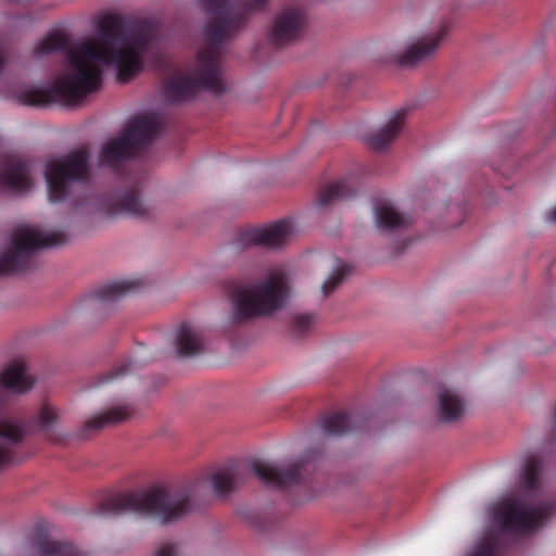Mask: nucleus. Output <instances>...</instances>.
Instances as JSON below:
<instances>
[{
    "label": "nucleus",
    "instance_id": "1",
    "mask_svg": "<svg viewBox=\"0 0 556 556\" xmlns=\"http://www.w3.org/2000/svg\"><path fill=\"white\" fill-rule=\"evenodd\" d=\"M99 40H84L73 47L70 38L60 31L43 37L35 47L38 56L63 52L66 72L50 87L26 86L18 92V102L30 106L52 103L78 104L86 96L102 86V66L114 65L117 79L127 83L141 72L142 55L152 42L155 29L149 22L126 34L124 18L108 14L98 24Z\"/></svg>",
    "mask_w": 556,
    "mask_h": 556
},
{
    "label": "nucleus",
    "instance_id": "2",
    "mask_svg": "<svg viewBox=\"0 0 556 556\" xmlns=\"http://www.w3.org/2000/svg\"><path fill=\"white\" fill-rule=\"evenodd\" d=\"M210 20L204 29L205 48L197 55L190 74L178 73L163 86L166 100L179 102L194 97L199 90H224L222 80V45L233 38L253 11L263 10L267 0H200Z\"/></svg>",
    "mask_w": 556,
    "mask_h": 556
},
{
    "label": "nucleus",
    "instance_id": "3",
    "mask_svg": "<svg viewBox=\"0 0 556 556\" xmlns=\"http://www.w3.org/2000/svg\"><path fill=\"white\" fill-rule=\"evenodd\" d=\"M541 471V459L530 456L521 477L525 494L505 498L493 508V521L502 533L515 536L531 534L555 514L556 503L545 498L542 492Z\"/></svg>",
    "mask_w": 556,
    "mask_h": 556
},
{
    "label": "nucleus",
    "instance_id": "4",
    "mask_svg": "<svg viewBox=\"0 0 556 556\" xmlns=\"http://www.w3.org/2000/svg\"><path fill=\"white\" fill-rule=\"evenodd\" d=\"M195 508L191 488L172 489L155 484L148 489L112 494L99 504L97 513L102 516L137 514L166 525L190 515Z\"/></svg>",
    "mask_w": 556,
    "mask_h": 556
},
{
    "label": "nucleus",
    "instance_id": "5",
    "mask_svg": "<svg viewBox=\"0 0 556 556\" xmlns=\"http://www.w3.org/2000/svg\"><path fill=\"white\" fill-rule=\"evenodd\" d=\"M289 292L288 276L282 268L270 270L254 283L233 286L232 321L238 324L274 314L283 307Z\"/></svg>",
    "mask_w": 556,
    "mask_h": 556
},
{
    "label": "nucleus",
    "instance_id": "6",
    "mask_svg": "<svg viewBox=\"0 0 556 556\" xmlns=\"http://www.w3.org/2000/svg\"><path fill=\"white\" fill-rule=\"evenodd\" d=\"M162 123L154 113L135 117L124 134L109 141L100 154V162L112 168L136 156L161 130Z\"/></svg>",
    "mask_w": 556,
    "mask_h": 556
},
{
    "label": "nucleus",
    "instance_id": "7",
    "mask_svg": "<svg viewBox=\"0 0 556 556\" xmlns=\"http://www.w3.org/2000/svg\"><path fill=\"white\" fill-rule=\"evenodd\" d=\"M63 232H43L36 227H17L11 239V248L0 256V275L17 274L33 267V256L43 248L60 247L66 242Z\"/></svg>",
    "mask_w": 556,
    "mask_h": 556
},
{
    "label": "nucleus",
    "instance_id": "8",
    "mask_svg": "<svg viewBox=\"0 0 556 556\" xmlns=\"http://www.w3.org/2000/svg\"><path fill=\"white\" fill-rule=\"evenodd\" d=\"M89 161L90 152L88 148L80 147L68 152L62 159L48 164L45 176L51 201L64 200L72 184L89 180Z\"/></svg>",
    "mask_w": 556,
    "mask_h": 556
},
{
    "label": "nucleus",
    "instance_id": "9",
    "mask_svg": "<svg viewBox=\"0 0 556 556\" xmlns=\"http://www.w3.org/2000/svg\"><path fill=\"white\" fill-rule=\"evenodd\" d=\"M250 467L251 471L264 484L282 489L306 483L307 477L316 469V463L311 459L299 458L287 467H280L268 462L254 459Z\"/></svg>",
    "mask_w": 556,
    "mask_h": 556
},
{
    "label": "nucleus",
    "instance_id": "10",
    "mask_svg": "<svg viewBox=\"0 0 556 556\" xmlns=\"http://www.w3.org/2000/svg\"><path fill=\"white\" fill-rule=\"evenodd\" d=\"M304 13L296 8H285L274 18L268 39L276 47H283L298 40L304 27Z\"/></svg>",
    "mask_w": 556,
    "mask_h": 556
},
{
    "label": "nucleus",
    "instance_id": "11",
    "mask_svg": "<svg viewBox=\"0 0 556 556\" xmlns=\"http://www.w3.org/2000/svg\"><path fill=\"white\" fill-rule=\"evenodd\" d=\"M0 185L12 191H27L33 187L31 163L23 157L7 155L0 167Z\"/></svg>",
    "mask_w": 556,
    "mask_h": 556
},
{
    "label": "nucleus",
    "instance_id": "12",
    "mask_svg": "<svg viewBox=\"0 0 556 556\" xmlns=\"http://www.w3.org/2000/svg\"><path fill=\"white\" fill-rule=\"evenodd\" d=\"M293 232L292 223L281 219L266 228H254L240 235V241L249 245L279 248L285 244Z\"/></svg>",
    "mask_w": 556,
    "mask_h": 556
},
{
    "label": "nucleus",
    "instance_id": "13",
    "mask_svg": "<svg viewBox=\"0 0 556 556\" xmlns=\"http://www.w3.org/2000/svg\"><path fill=\"white\" fill-rule=\"evenodd\" d=\"M25 435L23 425L8 417L0 419V467L16 463L15 447Z\"/></svg>",
    "mask_w": 556,
    "mask_h": 556
},
{
    "label": "nucleus",
    "instance_id": "14",
    "mask_svg": "<svg viewBox=\"0 0 556 556\" xmlns=\"http://www.w3.org/2000/svg\"><path fill=\"white\" fill-rule=\"evenodd\" d=\"M132 415L134 408L129 405L110 407L86 420L80 429V437L87 438L105 427L116 426L128 420Z\"/></svg>",
    "mask_w": 556,
    "mask_h": 556
},
{
    "label": "nucleus",
    "instance_id": "15",
    "mask_svg": "<svg viewBox=\"0 0 556 556\" xmlns=\"http://www.w3.org/2000/svg\"><path fill=\"white\" fill-rule=\"evenodd\" d=\"M445 36V30L441 29L434 35L422 37L413 43L402 55L399 56V64L401 66H416L419 63L431 58L441 40Z\"/></svg>",
    "mask_w": 556,
    "mask_h": 556
},
{
    "label": "nucleus",
    "instance_id": "16",
    "mask_svg": "<svg viewBox=\"0 0 556 556\" xmlns=\"http://www.w3.org/2000/svg\"><path fill=\"white\" fill-rule=\"evenodd\" d=\"M35 383L27 372L23 361H15L8 365L0 374V389L22 394L29 391Z\"/></svg>",
    "mask_w": 556,
    "mask_h": 556
},
{
    "label": "nucleus",
    "instance_id": "17",
    "mask_svg": "<svg viewBox=\"0 0 556 556\" xmlns=\"http://www.w3.org/2000/svg\"><path fill=\"white\" fill-rule=\"evenodd\" d=\"M149 207L141 198L138 188H129L119 193L113 201L110 212L113 214L123 213L137 217H144L149 215Z\"/></svg>",
    "mask_w": 556,
    "mask_h": 556
},
{
    "label": "nucleus",
    "instance_id": "18",
    "mask_svg": "<svg viewBox=\"0 0 556 556\" xmlns=\"http://www.w3.org/2000/svg\"><path fill=\"white\" fill-rule=\"evenodd\" d=\"M405 114L404 110L395 112L383 128L368 137L369 147L375 151L386 150L400 134L404 125Z\"/></svg>",
    "mask_w": 556,
    "mask_h": 556
},
{
    "label": "nucleus",
    "instance_id": "19",
    "mask_svg": "<svg viewBox=\"0 0 556 556\" xmlns=\"http://www.w3.org/2000/svg\"><path fill=\"white\" fill-rule=\"evenodd\" d=\"M356 190L351 184V179L333 181L320 188L316 204L318 207H327L339 200L353 198Z\"/></svg>",
    "mask_w": 556,
    "mask_h": 556
},
{
    "label": "nucleus",
    "instance_id": "20",
    "mask_svg": "<svg viewBox=\"0 0 556 556\" xmlns=\"http://www.w3.org/2000/svg\"><path fill=\"white\" fill-rule=\"evenodd\" d=\"M377 227L381 230H393L410 224L409 217L399 213L389 201H380L375 207Z\"/></svg>",
    "mask_w": 556,
    "mask_h": 556
},
{
    "label": "nucleus",
    "instance_id": "21",
    "mask_svg": "<svg viewBox=\"0 0 556 556\" xmlns=\"http://www.w3.org/2000/svg\"><path fill=\"white\" fill-rule=\"evenodd\" d=\"M175 343L180 356H193L203 350L201 334L189 323L178 327Z\"/></svg>",
    "mask_w": 556,
    "mask_h": 556
},
{
    "label": "nucleus",
    "instance_id": "22",
    "mask_svg": "<svg viewBox=\"0 0 556 556\" xmlns=\"http://www.w3.org/2000/svg\"><path fill=\"white\" fill-rule=\"evenodd\" d=\"M34 546L40 556H87L72 543L51 540L46 535L35 538Z\"/></svg>",
    "mask_w": 556,
    "mask_h": 556
},
{
    "label": "nucleus",
    "instance_id": "23",
    "mask_svg": "<svg viewBox=\"0 0 556 556\" xmlns=\"http://www.w3.org/2000/svg\"><path fill=\"white\" fill-rule=\"evenodd\" d=\"M438 397L440 418L442 421L453 422L464 415V402L455 392L450 389H442Z\"/></svg>",
    "mask_w": 556,
    "mask_h": 556
},
{
    "label": "nucleus",
    "instance_id": "24",
    "mask_svg": "<svg viewBox=\"0 0 556 556\" xmlns=\"http://www.w3.org/2000/svg\"><path fill=\"white\" fill-rule=\"evenodd\" d=\"M323 432L327 435H342L358 429L351 414L336 412L325 415L320 421Z\"/></svg>",
    "mask_w": 556,
    "mask_h": 556
},
{
    "label": "nucleus",
    "instance_id": "25",
    "mask_svg": "<svg viewBox=\"0 0 556 556\" xmlns=\"http://www.w3.org/2000/svg\"><path fill=\"white\" fill-rule=\"evenodd\" d=\"M139 286V280L114 281L101 286L94 291L93 295L99 302H113L127 294L128 292L137 289Z\"/></svg>",
    "mask_w": 556,
    "mask_h": 556
},
{
    "label": "nucleus",
    "instance_id": "26",
    "mask_svg": "<svg viewBox=\"0 0 556 556\" xmlns=\"http://www.w3.org/2000/svg\"><path fill=\"white\" fill-rule=\"evenodd\" d=\"M239 479V470L236 466H227L218 469L211 476L214 493L226 496L232 492Z\"/></svg>",
    "mask_w": 556,
    "mask_h": 556
},
{
    "label": "nucleus",
    "instance_id": "27",
    "mask_svg": "<svg viewBox=\"0 0 556 556\" xmlns=\"http://www.w3.org/2000/svg\"><path fill=\"white\" fill-rule=\"evenodd\" d=\"M60 417V412L50 403H43L31 422L40 430H47L53 426Z\"/></svg>",
    "mask_w": 556,
    "mask_h": 556
},
{
    "label": "nucleus",
    "instance_id": "28",
    "mask_svg": "<svg viewBox=\"0 0 556 556\" xmlns=\"http://www.w3.org/2000/svg\"><path fill=\"white\" fill-rule=\"evenodd\" d=\"M351 271V267L348 264H340L337 269L329 276L324 282L321 290L324 295L330 294L337 287L341 285L344 278Z\"/></svg>",
    "mask_w": 556,
    "mask_h": 556
},
{
    "label": "nucleus",
    "instance_id": "29",
    "mask_svg": "<svg viewBox=\"0 0 556 556\" xmlns=\"http://www.w3.org/2000/svg\"><path fill=\"white\" fill-rule=\"evenodd\" d=\"M316 316L313 314H300L294 316L291 331L295 337H301L307 333L315 324Z\"/></svg>",
    "mask_w": 556,
    "mask_h": 556
},
{
    "label": "nucleus",
    "instance_id": "30",
    "mask_svg": "<svg viewBox=\"0 0 556 556\" xmlns=\"http://www.w3.org/2000/svg\"><path fill=\"white\" fill-rule=\"evenodd\" d=\"M132 366L134 361L131 358L124 359L121 364H117L114 368L102 376L100 383L110 382L124 377L131 370Z\"/></svg>",
    "mask_w": 556,
    "mask_h": 556
},
{
    "label": "nucleus",
    "instance_id": "31",
    "mask_svg": "<svg viewBox=\"0 0 556 556\" xmlns=\"http://www.w3.org/2000/svg\"><path fill=\"white\" fill-rule=\"evenodd\" d=\"M497 555V542L490 540L485 542L477 552L475 556H496Z\"/></svg>",
    "mask_w": 556,
    "mask_h": 556
},
{
    "label": "nucleus",
    "instance_id": "32",
    "mask_svg": "<svg viewBox=\"0 0 556 556\" xmlns=\"http://www.w3.org/2000/svg\"><path fill=\"white\" fill-rule=\"evenodd\" d=\"M154 556H176V548L172 544H163L156 549Z\"/></svg>",
    "mask_w": 556,
    "mask_h": 556
},
{
    "label": "nucleus",
    "instance_id": "33",
    "mask_svg": "<svg viewBox=\"0 0 556 556\" xmlns=\"http://www.w3.org/2000/svg\"><path fill=\"white\" fill-rule=\"evenodd\" d=\"M547 220L552 222V223H556V206L549 211V213L547 214Z\"/></svg>",
    "mask_w": 556,
    "mask_h": 556
}]
</instances>
